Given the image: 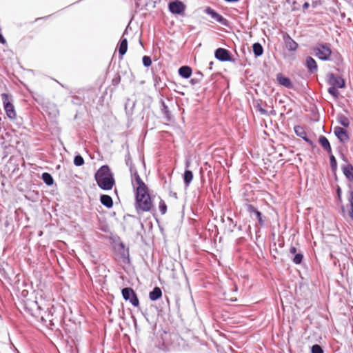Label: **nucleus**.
Listing matches in <instances>:
<instances>
[{"instance_id":"c9c22d12","label":"nucleus","mask_w":353,"mask_h":353,"mask_svg":"<svg viewBox=\"0 0 353 353\" xmlns=\"http://www.w3.org/2000/svg\"><path fill=\"white\" fill-rule=\"evenodd\" d=\"M296 248L294 247H291L290 249V253L292 254H296Z\"/></svg>"},{"instance_id":"a878e982","label":"nucleus","mask_w":353,"mask_h":353,"mask_svg":"<svg viewBox=\"0 0 353 353\" xmlns=\"http://www.w3.org/2000/svg\"><path fill=\"white\" fill-rule=\"evenodd\" d=\"M337 88L330 86L328 88V92L334 98L337 99L339 95V92L337 90Z\"/></svg>"},{"instance_id":"a19ab883","label":"nucleus","mask_w":353,"mask_h":353,"mask_svg":"<svg viewBox=\"0 0 353 353\" xmlns=\"http://www.w3.org/2000/svg\"><path fill=\"white\" fill-rule=\"evenodd\" d=\"M260 112L263 114H265L266 113V111L262 108L260 109Z\"/></svg>"},{"instance_id":"b1692460","label":"nucleus","mask_w":353,"mask_h":353,"mask_svg":"<svg viewBox=\"0 0 353 353\" xmlns=\"http://www.w3.org/2000/svg\"><path fill=\"white\" fill-rule=\"evenodd\" d=\"M338 122L344 127H348L350 125L349 119L343 114H339L337 118Z\"/></svg>"},{"instance_id":"dca6fc26","label":"nucleus","mask_w":353,"mask_h":353,"mask_svg":"<svg viewBox=\"0 0 353 353\" xmlns=\"http://www.w3.org/2000/svg\"><path fill=\"white\" fill-rule=\"evenodd\" d=\"M319 142L327 152L331 153L332 149L328 139L324 136H320Z\"/></svg>"},{"instance_id":"cd10ccee","label":"nucleus","mask_w":353,"mask_h":353,"mask_svg":"<svg viewBox=\"0 0 353 353\" xmlns=\"http://www.w3.org/2000/svg\"><path fill=\"white\" fill-rule=\"evenodd\" d=\"M84 163V160L81 155L75 156L74 159V164L76 166H81Z\"/></svg>"},{"instance_id":"5701e85b","label":"nucleus","mask_w":353,"mask_h":353,"mask_svg":"<svg viewBox=\"0 0 353 353\" xmlns=\"http://www.w3.org/2000/svg\"><path fill=\"white\" fill-rule=\"evenodd\" d=\"M193 179V174L190 170H185L183 174V180L186 186H188Z\"/></svg>"},{"instance_id":"39448f33","label":"nucleus","mask_w":353,"mask_h":353,"mask_svg":"<svg viewBox=\"0 0 353 353\" xmlns=\"http://www.w3.org/2000/svg\"><path fill=\"white\" fill-rule=\"evenodd\" d=\"M122 296L125 301H129L130 303L134 306L139 305V299L135 292L131 288H125L122 290Z\"/></svg>"},{"instance_id":"2f4dec72","label":"nucleus","mask_w":353,"mask_h":353,"mask_svg":"<svg viewBox=\"0 0 353 353\" xmlns=\"http://www.w3.org/2000/svg\"><path fill=\"white\" fill-rule=\"evenodd\" d=\"M159 207V210L161 212V214H165V212L167 211V205L163 201L161 200Z\"/></svg>"},{"instance_id":"4c0bfd02","label":"nucleus","mask_w":353,"mask_h":353,"mask_svg":"<svg viewBox=\"0 0 353 353\" xmlns=\"http://www.w3.org/2000/svg\"><path fill=\"white\" fill-rule=\"evenodd\" d=\"M6 41L1 34H0V43L2 44L6 43Z\"/></svg>"},{"instance_id":"f3484780","label":"nucleus","mask_w":353,"mask_h":353,"mask_svg":"<svg viewBox=\"0 0 353 353\" xmlns=\"http://www.w3.org/2000/svg\"><path fill=\"white\" fill-rule=\"evenodd\" d=\"M130 171H131L132 174L133 175V180L135 181V183L137 185V188H141L142 186L144 188H147L146 185H145V183L143 182V181L140 178L136 170H133L132 168H130Z\"/></svg>"},{"instance_id":"20e7f679","label":"nucleus","mask_w":353,"mask_h":353,"mask_svg":"<svg viewBox=\"0 0 353 353\" xmlns=\"http://www.w3.org/2000/svg\"><path fill=\"white\" fill-rule=\"evenodd\" d=\"M1 98L3 100V108L6 111V115L8 118L11 119H14L17 117V114L14 105L11 103V96L6 93H2Z\"/></svg>"},{"instance_id":"a18cd8bd","label":"nucleus","mask_w":353,"mask_h":353,"mask_svg":"<svg viewBox=\"0 0 353 353\" xmlns=\"http://www.w3.org/2000/svg\"><path fill=\"white\" fill-rule=\"evenodd\" d=\"M41 319H42V321H45L44 318L43 316L41 317Z\"/></svg>"},{"instance_id":"9d476101","label":"nucleus","mask_w":353,"mask_h":353,"mask_svg":"<svg viewBox=\"0 0 353 353\" xmlns=\"http://www.w3.org/2000/svg\"><path fill=\"white\" fill-rule=\"evenodd\" d=\"M214 56L217 59L221 61H229L230 59L228 50L223 48H218L216 50Z\"/></svg>"},{"instance_id":"37998d69","label":"nucleus","mask_w":353,"mask_h":353,"mask_svg":"<svg viewBox=\"0 0 353 353\" xmlns=\"http://www.w3.org/2000/svg\"><path fill=\"white\" fill-rule=\"evenodd\" d=\"M192 82L194 83L195 82V80L194 79H192Z\"/></svg>"},{"instance_id":"ea45409f","label":"nucleus","mask_w":353,"mask_h":353,"mask_svg":"<svg viewBox=\"0 0 353 353\" xmlns=\"http://www.w3.org/2000/svg\"><path fill=\"white\" fill-rule=\"evenodd\" d=\"M225 1H227V2H237L239 0H225Z\"/></svg>"},{"instance_id":"4468645a","label":"nucleus","mask_w":353,"mask_h":353,"mask_svg":"<svg viewBox=\"0 0 353 353\" xmlns=\"http://www.w3.org/2000/svg\"><path fill=\"white\" fill-rule=\"evenodd\" d=\"M294 130L297 136L302 138L303 140H305L306 142L309 143L310 144H311V145L312 144V141L307 138V133L302 127H301L299 125H296L294 127Z\"/></svg>"},{"instance_id":"393cba45","label":"nucleus","mask_w":353,"mask_h":353,"mask_svg":"<svg viewBox=\"0 0 353 353\" xmlns=\"http://www.w3.org/2000/svg\"><path fill=\"white\" fill-rule=\"evenodd\" d=\"M42 179L43 181L48 185H52L54 180L51 174H50L48 172H44L42 174Z\"/></svg>"},{"instance_id":"c85d7f7f","label":"nucleus","mask_w":353,"mask_h":353,"mask_svg":"<svg viewBox=\"0 0 353 353\" xmlns=\"http://www.w3.org/2000/svg\"><path fill=\"white\" fill-rule=\"evenodd\" d=\"M303 258V254L301 253H298L294 255V257L292 259V261L295 264H300L302 262Z\"/></svg>"},{"instance_id":"473e14b6","label":"nucleus","mask_w":353,"mask_h":353,"mask_svg":"<svg viewBox=\"0 0 353 353\" xmlns=\"http://www.w3.org/2000/svg\"><path fill=\"white\" fill-rule=\"evenodd\" d=\"M256 219L259 221V223L261 225H263L264 224V220L263 219V216L261 213L258 211L256 214Z\"/></svg>"},{"instance_id":"1a4fd4ad","label":"nucleus","mask_w":353,"mask_h":353,"mask_svg":"<svg viewBox=\"0 0 353 353\" xmlns=\"http://www.w3.org/2000/svg\"><path fill=\"white\" fill-rule=\"evenodd\" d=\"M205 13L211 16L212 19L216 20V21L219 22L221 24L227 26L228 21L226 19L223 17L221 15H220L219 13H217L216 11H214L211 8L208 7L205 9Z\"/></svg>"},{"instance_id":"c756f323","label":"nucleus","mask_w":353,"mask_h":353,"mask_svg":"<svg viewBox=\"0 0 353 353\" xmlns=\"http://www.w3.org/2000/svg\"><path fill=\"white\" fill-rule=\"evenodd\" d=\"M311 352L312 353H323L322 347L318 344L312 346Z\"/></svg>"},{"instance_id":"bb28decb","label":"nucleus","mask_w":353,"mask_h":353,"mask_svg":"<svg viewBox=\"0 0 353 353\" xmlns=\"http://www.w3.org/2000/svg\"><path fill=\"white\" fill-rule=\"evenodd\" d=\"M330 161L332 171H336L337 170V162L333 154L330 156Z\"/></svg>"},{"instance_id":"aec40b11","label":"nucleus","mask_w":353,"mask_h":353,"mask_svg":"<svg viewBox=\"0 0 353 353\" xmlns=\"http://www.w3.org/2000/svg\"><path fill=\"white\" fill-rule=\"evenodd\" d=\"M100 201L101 203L105 207L110 208L112 207L113 201L110 196L103 194L101 196Z\"/></svg>"},{"instance_id":"9b49d317","label":"nucleus","mask_w":353,"mask_h":353,"mask_svg":"<svg viewBox=\"0 0 353 353\" xmlns=\"http://www.w3.org/2000/svg\"><path fill=\"white\" fill-rule=\"evenodd\" d=\"M276 80L280 85H281L287 88H292V87H293V84H292L291 80L288 77H284L281 73L277 74Z\"/></svg>"},{"instance_id":"412c9836","label":"nucleus","mask_w":353,"mask_h":353,"mask_svg":"<svg viewBox=\"0 0 353 353\" xmlns=\"http://www.w3.org/2000/svg\"><path fill=\"white\" fill-rule=\"evenodd\" d=\"M128 50V41L125 38H123L121 40L119 48V53L122 57L123 56Z\"/></svg>"},{"instance_id":"423d86ee","label":"nucleus","mask_w":353,"mask_h":353,"mask_svg":"<svg viewBox=\"0 0 353 353\" xmlns=\"http://www.w3.org/2000/svg\"><path fill=\"white\" fill-rule=\"evenodd\" d=\"M327 83L330 86L337 88H343L345 85L344 79L333 73L327 74Z\"/></svg>"},{"instance_id":"6e6552de","label":"nucleus","mask_w":353,"mask_h":353,"mask_svg":"<svg viewBox=\"0 0 353 353\" xmlns=\"http://www.w3.org/2000/svg\"><path fill=\"white\" fill-rule=\"evenodd\" d=\"M334 132L336 137L342 143H346L349 140V136L346 130L341 127L336 126L334 128Z\"/></svg>"},{"instance_id":"a211bd4d","label":"nucleus","mask_w":353,"mask_h":353,"mask_svg":"<svg viewBox=\"0 0 353 353\" xmlns=\"http://www.w3.org/2000/svg\"><path fill=\"white\" fill-rule=\"evenodd\" d=\"M162 296V292L160 288L155 287L152 292L149 294V297L151 301H156Z\"/></svg>"},{"instance_id":"c03bdc74","label":"nucleus","mask_w":353,"mask_h":353,"mask_svg":"<svg viewBox=\"0 0 353 353\" xmlns=\"http://www.w3.org/2000/svg\"><path fill=\"white\" fill-rule=\"evenodd\" d=\"M199 75L202 77V74L201 72H199Z\"/></svg>"},{"instance_id":"0eeeda50","label":"nucleus","mask_w":353,"mask_h":353,"mask_svg":"<svg viewBox=\"0 0 353 353\" xmlns=\"http://www.w3.org/2000/svg\"><path fill=\"white\" fill-rule=\"evenodd\" d=\"M169 10L175 14H181L184 12L185 10V6L183 2L179 0L172 1L168 5Z\"/></svg>"},{"instance_id":"6ab92c4d","label":"nucleus","mask_w":353,"mask_h":353,"mask_svg":"<svg viewBox=\"0 0 353 353\" xmlns=\"http://www.w3.org/2000/svg\"><path fill=\"white\" fill-rule=\"evenodd\" d=\"M179 74L183 78L188 79L192 74V70L189 66H182L179 69Z\"/></svg>"},{"instance_id":"79ce46f5","label":"nucleus","mask_w":353,"mask_h":353,"mask_svg":"<svg viewBox=\"0 0 353 353\" xmlns=\"http://www.w3.org/2000/svg\"><path fill=\"white\" fill-rule=\"evenodd\" d=\"M212 64H213V62L210 63V67H209L210 69H212Z\"/></svg>"},{"instance_id":"ddd939ff","label":"nucleus","mask_w":353,"mask_h":353,"mask_svg":"<svg viewBox=\"0 0 353 353\" xmlns=\"http://www.w3.org/2000/svg\"><path fill=\"white\" fill-rule=\"evenodd\" d=\"M341 169L345 177L350 181H353V166L347 163L343 165Z\"/></svg>"},{"instance_id":"f8f14e48","label":"nucleus","mask_w":353,"mask_h":353,"mask_svg":"<svg viewBox=\"0 0 353 353\" xmlns=\"http://www.w3.org/2000/svg\"><path fill=\"white\" fill-rule=\"evenodd\" d=\"M284 41L286 48L289 51H296L298 48L297 43L294 41L288 34L284 37Z\"/></svg>"},{"instance_id":"7ed1b4c3","label":"nucleus","mask_w":353,"mask_h":353,"mask_svg":"<svg viewBox=\"0 0 353 353\" xmlns=\"http://www.w3.org/2000/svg\"><path fill=\"white\" fill-rule=\"evenodd\" d=\"M313 54L319 59L328 61L330 59L332 50L327 43H317L312 48Z\"/></svg>"},{"instance_id":"72a5a7b5","label":"nucleus","mask_w":353,"mask_h":353,"mask_svg":"<svg viewBox=\"0 0 353 353\" xmlns=\"http://www.w3.org/2000/svg\"><path fill=\"white\" fill-rule=\"evenodd\" d=\"M246 208L250 213H253L255 214L258 212L257 209L250 204H248L246 205Z\"/></svg>"},{"instance_id":"e433bc0d","label":"nucleus","mask_w":353,"mask_h":353,"mask_svg":"<svg viewBox=\"0 0 353 353\" xmlns=\"http://www.w3.org/2000/svg\"><path fill=\"white\" fill-rule=\"evenodd\" d=\"M349 215L351 217V219L353 220V205L350 206V210L349 212Z\"/></svg>"},{"instance_id":"2eb2a0df","label":"nucleus","mask_w":353,"mask_h":353,"mask_svg":"<svg viewBox=\"0 0 353 353\" xmlns=\"http://www.w3.org/2000/svg\"><path fill=\"white\" fill-rule=\"evenodd\" d=\"M305 65L312 73L317 71V64L316 61L311 57H307L305 60Z\"/></svg>"},{"instance_id":"4be33fe9","label":"nucleus","mask_w":353,"mask_h":353,"mask_svg":"<svg viewBox=\"0 0 353 353\" xmlns=\"http://www.w3.org/2000/svg\"><path fill=\"white\" fill-rule=\"evenodd\" d=\"M252 50L256 57H260L263 53V48L259 43H254L252 46Z\"/></svg>"},{"instance_id":"7c9ffc66","label":"nucleus","mask_w":353,"mask_h":353,"mask_svg":"<svg viewBox=\"0 0 353 353\" xmlns=\"http://www.w3.org/2000/svg\"><path fill=\"white\" fill-rule=\"evenodd\" d=\"M143 64L145 67H149L152 64V60L150 57L144 56L143 57Z\"/></svg>"},{"instance_id":"58836bf2","label":"nucleus","mask_w":353,"mask_h":353,"mask_svg":"<svg viewBox=\"0 0 353 353\" xmlns=\"http://www.w3.org/2000/svg\"><path fill=\"white\" fill-rule=\"evenodd\" d=\"M308 7H309V3H308L307 2H305V3L303 4V8L304 9H306V8H307Z\"/></svg>"},{"instance_id":"f257e3e1","label":"nucleus","mask_w":353,"mask_h":353,"mask_svg":"<svg viewBox=\"0 0 353 353\" xmlns=\"http://www.w3.org/2000/svg\"><path fill=\"white\" fill-rule=\"evenodd\" d=\"M98 185L103 190H111L114 184V179L107 165L101 166L95 174Z\"/></svg>"},{"instance_id":"f03ea898","label":"nucleus","mask_w":353,"mask_h":353,"mask_svg":"<svg viewBox=\"0 0 353 353\" xmlns=\"http://www.w3.org/2000/svg\"><path fill=\"white\" fill-rule=\"evenodd\" d=\"M152 204L150 196L148 192V188L141 187L136 188V208L139 213L141 212H149Z\"/></svg>"},{"instance_id":"f704fd0d","label":"nucleus","mask_w":353,"mask_h":353,"mask_svg":"<svg viewBox=\"0 0 353 353\" xmlns=\"http://www.w3.org/2000/svg\"><path fill=\"white\" fill-rule=\"evenodd\" d=\"M349 194H350L349 202H350V206H352V205H353V192L350 191Z\"/></svg>"}]
</instances>
